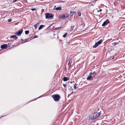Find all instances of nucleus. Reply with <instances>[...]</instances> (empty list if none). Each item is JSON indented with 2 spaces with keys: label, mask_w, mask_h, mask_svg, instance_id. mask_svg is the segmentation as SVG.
Here are the masks:
<instances>
[{
  "label": "nucleus",
  "mask_w": 125,
  "mask_h": 125,
  "mask_svg": "<svg viewBox=\"0 0 125 125\" xmlns=\"http://www.w3.org/2000/svg\"><path fill=\"white\" fill-rule=\"evenodd\" d=\"M12 21V19H10L8 20V22H10Z\"/></svg>",
  "instance_id": "nucleus-26"
},
{
  "label": "nucleus",
  "mask_w": 125,
  "mask_h": 125,
  "mask_svg": "<svg viewBox=\"0 0 125 125\" xmlns=\"http://www.w3.org/2000/svg\"><path fill=\"white\" fill-rule=\"evenodd\" d=\"M10 39H13L14 40H16L18 38V37L16 35H13L10 37Z\"/></svg>",
  "instance_id": "nucleus-10"
},
{
  "label": "nucleus",
  "mask_w": 125,
  "mask_h": 125,
  "mask_svg": "<svg viewBox=\"0 0 125 125\" xmlns=\"http://www.w3.org/2000/svg\"><path fill=\"white\" fill-rule=\"evenodd\" d=\"M103 42V40L102 39H101L97 42L93 46V47L94 48H96L97 47L98 45L100 44Z\"/></svg>",
  "instance_id": "nucleus-4"
},
{
  "label": "nucleus",
  "mask_w": 125,
  "mask_h": 125,
  "mask_svg": "<svg viewBox=\"0 0 125 125\" xmlns=\"http://www.w3.org/2000/svg\"><path fill=\"white\" fill-rule=\"evenodd\" d=\"M45 18L46 19L50 18H52L53 17V15L51 13H48L45 14Z\"/></svg>",
  "instance_id": "nucleus-3"
},
{
  "label": "nucleus",
  "mask_w": 125,
  "mask_h": 125,
  "mask_svg": "<svg viewBox=\"0 0 125 125\" xmlns=\"http://www.w3.org/2000/svg\"><path fill=\"white\" fill-rule=\"evenodd\" d=\"M38 37V36L35 35L33 37V38H37Z\"/></svg>",
  "instance_id": "nucleus-30"
},
{
  "label": "nucleus",
  "mask_w": 125,
  "mask_h": 125,
  "mask_svg": "<svg viewBox=\"0 0 125 125\" xmlns=\"http://www.w3.org/2000/svg\"><path fill=\"white\" fill-rule=\"evenodd\" d=\"M68 60H69V63H71L72 62V61H71V59H70V58H69L68 59Z\"/></svg>",
  "instance_id": "nucleus-20"
},
{
  "label": "nucleus",
  "mask_w": 125,
  "mask_h": 125,
  "mask_svg": "<svg viewBox=\"0 0 125 125\" xmlns=\"http://www.w3.org/2000/svg\"><path fill=\"white\" fill-rule=\"evenodd\" d=\"M100 115V113L96 112L94 113L92 116L90 117L89 118V121L90 120H94L95 118L99 117Z\"/></svg>",
  "instance_id": "nucleus-1"
},
{
  "label": "nucleus",
  "mask_w": 125,
  "mask_h": 125,
  "mask_svg": "<svg viewBox=\"0 0 125 125\" xmlns=\"http://www.w3.org/2000/svg\"><path fill=\"white\" fill-rule=\"evenodd\" d=\"M61 26L59 27H58L56 28H55V30H59L61 29Z\"/></svg>",
  "instance_id": "nucleus-19"
},
{
  "label": "nucleus",
  "mask_w": 125,
  "mask_h": 125,
  "mask_svg": "<svg viewBox=\"0 0 125 125\" xmlns=\"http://www.w3.org/2000/svg\"><path fill=\"white\" fill-rule=\"evenodd\" d=\"M45 25H41L38 28V30H40L42 29L43 27H44Z\"/></svg>",
  "instance_id": "nucleus-14"
},
{
  "label": "nucleus",
  "mask_w": 125,
  "mask_h": 125,
  "mask_svg": "<svg viewBox=\"0 0 125 125\" xmlns=\"http://www.w3.org/2000/svg\"><path fill=\"white\" fill-rule=\"evenodd\" d=\"M74 93L73 92H72L71 93V94H73Z\"/></svg>",
  "instance_id": "nucleus-36"
},
{
  "label": "nucleus",
  "mask_w": 125,
  "mask_h": 125,
  "mask_svg": "<svg viewBox=\"0 0 125 125\" xmlns=\"http://www.w3.org/2000/svg\"><path fill=\"white\" fill-rule=\"evenodd\" d=\"M63 85L64 86V88H66L67 87V85L66 84H63Z\"/></svg>",
  "instance_id": "nucleus-27"
},
{
  "label": "nucleus",
  "mask_w": 125,
  "mask_h": 125,
  "mask_svg": "<svg viewBox=\"0 0 125 125\" xmlns=\"http://www.w3.org/2000/svg\"><path fill=\"white\" fill-rule=\"evenodd\" d=\"M74 26H71V28H70L72 30H73V29L74 28Z\"/></svg>",
  "instance_id": "nucleus-25"
},
{
  "label": "nucleus",
  "mask_w": 125,
  "mask_h": 125,
  "mask_svg": "<svg viewBox=\"0 0 125 125\" xmlns=\"http://www.w3.org/2000/svg\"><path fill=\"white\" fill-rule=\"evenodd\" d=\"M30 39H28L27 40H25V42H27L28 41H29L30 40Z\"/></svg>",
  "instance_id": "nucleus-28"
},
{
  "label": "nucleus",
  "mask_w": 125,
  "mask_h": 125,
  "mask_svg": "<svg viewBox=\"0 0 125 125\" xmlns=\"http://www.w3.org/2000/svg\"><path fill=\"white\" fill-rule=\"evenodd\" d=\"M42 96V95H41V96H40L39 97H38V98H39L41 97H42V96Z\"/></svg>",
  "instance_id": "nucleus-37"
},
{
  "label": "nucleus",
  "mask_w": 125,
  "mask_h": 125,
  "mask_svg": "<svg viewBox=\"0 0 125 125\" xmlns=\"http://www.w3.org/2000/svg\"><path fill=\"white\" fill-rule=\"evenodd\" d=\"M78 16H80L81 15V13L80 12H78Z\"/></svg>",
  "instance_id": "nucleus-22"
},
{
  "label": "nucleus",
  "mask_w": 125,
  "mask_h": 125,
  "mask_svg": "<svg viewBox=\"0 0 125 125\" xmlns=\"http://www.w3.org/2000/svg\"><path fill=\"white\" fill-rule=\"evenodd\" d=\"M8 45L7 44H4L1 45L0 48L2 49H5L7 48Z\"/></svg>",
  "instance_id": "nucleus-6"
},
{
  "label": "nucleus",
  "mask_w": 125,
  "mask_h": 125,
  "mask_svg": "<svg viewBox=\"0 0 125 125\" xmlns=\"http://www.w3.org/2000/svg\"><path fill=\"white\" fill-rule=\"evenodd\" d=\"M65 15L64 14L60 15L59 16V18L60 19H64L66 18Z\"/></svg>",
  "instance_id": "nucleus-7"
},
{
  "label": "nucleus",
  "mask_w": 125,
  "mask_h": 125,
  "mask_svg": "<svg viewBox=\"0 0 125 125\" xmlns=\"http://www.w3.org/2000/svg\"><path fill=\"white\" fill-rule=\"evenodd\" d=\"M93 77L91 75L89 74V76L87 77L86 79L90 81L91 80V78H93Z\"/></svg>",
  "instance_id": "nucleus-12"
},
{
  "label": "nucleus",
  "mask_w": 125,
  "mask_h": 125,
  "mask_svg": "<svg viewBox=\"0 0 125 125\" xmlns=\"http://www.w3.org/2000/svg\"><path fill=\"white\" fill-rule=\"evenodd\" d=\"M97 12H99V10H97Z\"/></svg>",
  "instance_id": "nucleus-40"
},
{
  "label": "nucleus",
  "mask_w": 125,
  "mask_h": 125,
  "mask_svg": "<svg viewBox=\"0 0 125 125\" xmlns=\"http://www.w3.org/2000/svg\"><path fill=\"white\" fill-rule=\"evenodd\" d=\"M56 6H54V8H53L54 10H61L62 8L61 7H58L57 8H56Z\"/></svg>",
  "instance_id": "nucleus-9"
},
{
  "label": "nucleus",
  "mask_w": 125,
  "mask_h": 125,
  "mask_svg": "<svg viewBox=\"0 0 125 125\" xmlns=\"http://www.w3.org/2000/svg\"><path fill=\"white\" fill-rule=\"evenodd\" d=\"M34 27L35 29H37V25H36V24L34 25Z\"/></svg>",
  "instance_id": "nucleus-31"
},
{
  "label": "nucleus",
  "mask_w": 125,
  "mask_h": 125,
  "mask_svg": "<svg viewBox=\"0 0 125 125\" xmlns=\"http://www.w3.org/2000/svg\"><path fill=\"white\" fill-rule=\"evenodd\" d=\"M23 31V30L22 29H21L20 30V31H19L18 32H16L15 34L17 35L18 36H19L22 33Z\"/></svg>",
  "instance_id": "nucleus-8"
},
{
  "label": "nucleus",
  "mask_w": 125,
  "mask_h": 125,
  "mask_svg": "<svg viewBox=\"0 0 125 125\" xmlns=\"http://www.w3.org/2000/svg\"><path fill=\"white\" fill-rule=\"evenodd\" d=\"M96 74V72L95 71L93 73L91 72L90 73V75H91L93 77H94L95 75Z\"/></svg>",
  "instance_id": "nucleus-11"
},
{
  "label": "nucleus",
  "mask_w": 125,
  "mask_h": 125,
  "mask_svg": "<svg viewBox=\"0 0 125 125\" xmlns=\"http://www.w3.org/2000/svg\"><path fill=\"white\" fill-rule=\"evenodd\" d=\"M110 23L109 20L107 19L105 21H104L102 25V26H104L107 25L108 23Z\"/></svg>",
  "instance_id": "nucleus-5"
},
{
  "label": "nucleus",
  "mask_w": 125,
  "mask_h": 125,
  "mask_svg": "<svg viewBox=\"0 0 125 125\" xmlns=\"http://www.w3.org/2000/svg\"><path fill=\"white\" fill-rule=\"evenodd\" d=\"M62 80L64 81H66L69 80V78L68 77H65L63 78Z\"/></svg>",
  "instance_id": "nucleus-13"
},
{
  "label": "nucleus",
  "mask_w": 125,
  "mask_h": 125,
  "mask_svg": "<svg viewBox=\"0 0 125 125\" xmlns=\"http://www.w3.org/2000/svg\"><path fill=\"white\" fill-rule=\"evenodd\" d=\"M64 14L65 15V16L66 17V18L68 17L69 15L68 14H66V13H65V14Z\"/></svg>",
  "instance_id": "nucleus-23"
},
{
  "label": "nucleus",
  "mask_w": 125,
  "mask_h": 125,
  "mask_svg": "<svg viewBox=\"0 0 125 125\" xmlns=\"http://www.w3.org/2000/svg\"><path fill=\"white\" fill-rule=\"evenodd\" d=\"M102 9H100V10H99V11L100 12H101V11H102Z\"/></svg>",
  "instance_id": "nucleus-38"
},
{
  "label": "nucleus",
  "mask_w": 125,
  "mask_h": 125,
  "mask_svg": "<svg viewBox=\"0 0 125 125\" xmlns=\"http://www.w3.org/2000/svg\"><path fill=\"white\" fill-rule=\"evenodd\" d=\"M18 0H13V2H14L17 1Z\"/></svg>",
  "instance_id": "nucleus-34"
},
{
  "label": "nucleus",
  "mask_w": 125,
  "mask_h": 125,
  "mask_svg": "<svg viewBox=\"0 0 125 125\" xmlns=\"http://www.w3.org/2000/svg\"><path fill=\"white\" fill-rule=\"evenodd\" d=\"M70 95H71V94H69L68 95V97H69V96H70Z\"/></svg>",
  "instance_id": "nucleus-39"
},
{
  "label": "nucleus",
  "mask_w": 125,
  "mask_h": 125,
  "mask_svg": "<svg viewBox=\"0 0 125 125\" xmlns=\"http://www.w3.org/2000/svg\"><path fill=\"white\" fill-rule=\"evenodd\" d=\"M118 42H115L113 43V45H114V46H115V45L117 44H118Z\"/></svg>",
  "instance_id": "nucleus-18"
},
{
  "label": "nucleus",
  "mask_w": 125,
  "mask_h": 125,
  "mask_svg": "<svg viewBox=\"0 0 125 125\" xmlns=\"http://www.w3.org/2000/svg\"><path fill=\"white\" fill-rule=\"evenodd\" d=\"M76 13V12H75V11H70V13L71 14V15H72V16L73 15V14H75V13Z\"/></svg>",
  "instance_id": "nucleus-15"
},
{
  "label": "nucleus",
  "mask_w": 125,
  "mask_h": 125,
  "mask_svg": "<svg viewBox=\"0 0 125 125\" xmlns=\"http://www.w3.org/2000/svg\"><path fill=\"white\" fill-rule=\"evenodd\" d=\"M77 84H76V83L74 85V88L76 89V86L77 85Z\"/></svg>",
  "instance_id": "nucleus-21"
},
{
  "label": "nucleus",
  "mask_w": 125,
  "mask_h": 125,
  "mask_svg": "<svg viewBox=\"0 0 125 125\" xmlns=\"http://www.w3.org/2000/svg\"><path fill=\"white\" fill-rule=\"evenodd\" d=\"M67 34V33H65L63 35V37L64 38H65L66 37V36Z\"/></svg>",
  "instance_id": "nucleus-16"
},
{
  "label": "nucleus",
  "mask_w": 125,
  "mask_h": 125,
  "mask_svg": "<svg viewBox=\"0 0 125 125\" xmlns=\"http://www.w3.org/2000/svg\"><path fill=\"white\" fill-rule=\"evenodd\" d=\"M41 11L42 12H43L44 11V10L43 9H42L41 10Z\"/></svg>",
  "instance_id": "nucleus-33"
},
{
  "label": "nucleus",
  "mask_w": 125,
  "mask_h": 125,
  "mask_svg": "<svg viewBox=\"0 0 125 125\" xmlns=\"http://www.w3.org/2000/svg\"><path fill=\"white\" fill-rule=\"evenodd\" d=\"M8 45V46L9 47H10V46H11V44L10 43H8V44L7 45Z\"/></svg>",
  "instance_id": "nucleus-29"
},
{
  "label": "nucleus",
  "mask_w": 125,
  "mask_h": 125,
  "mask_svg": "<svg viewBox=\"0 0 125 125\" xmlns=\"http://www.w3.org/2000/svg\"><path fill=\"white\" fill-rule=\"evenodd\" d=\"M29 31L28 30L26 31H25V33L26 34H28L29 33Z\"/></svg>",
  "instance_id": "nucleus-17"
},
{
  "label": "nucleus",
  "mask_w": 125,
  "mask_h": 125,
  "mask_svg": "<svg viewBox=\"0 0 125 125\" xmlns=\"http://www.w3.org/2000/svg\"><path fill=\"white\" fill-rule=\"evenodd\" d=\"M52 97L54 101L56 102L59 101L60 98V95L58 94H54L52 96Z\"/></svg>",
  "instance_id": "nucleus-2"
},
{
  "label": "nucleus",
  "mask_w": 125,
  "mask_h": 125,
  "mask_svg": "<svg viewBox=\"0 0 125 125\" xmlns=\"http://www.w3.org/2000/svg\"><path fill=\"white\" fill-rule=\"evenodd\" d=\"M36 10V9L35 8H33V9H31V10L32 11H34V10Z\"/></svg>",
  "instance_id": "nucleus-32"
},
{
  "label": "nucleus",
  "mask_w": 125,
  "mask_h": 125,
  "mask_svg": "<svg viewBox=\"0 0 125 125\" xmlns=\"http://www.w3.org/2000/svg\"><path fill=\"white\" fill-rule=\"evenodd\" d=\"M36 25H37V26H38L39 25V23H37Z\"/></svg>",
  "instance_id": "nucleus-35"
},
{
  "label": "nucleus",
  "mask_w": 125,
  "mask_h": 125,
  "mask_svg": "<svg viewBox=\"0 0 125 125\" xmlns=\"http://www.w3.org/2000/svg\"><path fill=\"white\" fill-rule=\"evenodd\" d=\"M115 58V57L114 56H112V57H111L110 58L112 60L114 59Z\"/></svg>",
  "instance_id": "nucleus-24"
}]
</instances>
